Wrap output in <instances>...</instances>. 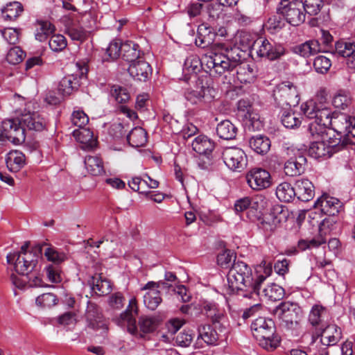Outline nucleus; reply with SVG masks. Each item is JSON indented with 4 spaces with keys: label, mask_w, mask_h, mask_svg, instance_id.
<instances>
[{
    "label": "nucleus",
    "mask_w": 355,
    "mask_h": 355,
    "mask_svg": "<svg viewBox=\"0 0 355 355\" xmlns=\"http://www.w3.org/2000/svg\"><path fill=\"white\" fill-rule=\"evenodd\" d=\"M286 241L297 244H338L340 241L334 236L329 226L322 223L318 230V236L315 238L305 234L291 230L286 235Z\"/></svg>",
    "instance_id": "4"
},
{
    "label": "nucleus",
    "mask_w": 355,
    "mask_h": 355,
    "mask_svg": "<svg viewBox=\"0 0 355 355\" xmlns=\"http://www.w3.org/2000/svg\"><path fill=\"white\" fill-rule=\"evenodd\" d=\"M252 52H255L259 58L275 60L283 55L285 50L280 44H272L267 39L259 38L253 42Z\"/></svg>",
    "instance_id": "12"
},
{
    "label": "nucleus",
    "mask_w": 355,
    "mask_h": 355,
    "mask_svg": "<svg viewBox=\"0 0 355 355\" xmlns=\"http://www.w3.org/2000/svg\"><path fill=\"white\" fill-rule=\"evenodd\" d=\"M275 314L287 324L298 323L302 316L301 308L295 303L281 302L275 309Z\"/></svg>",
    "instance_id": "19"
},
{
    "label": "nucleus",
    "mask_w": 355,
    "mask_h": 355,
    "mask_svg": "<svg viewBox=\"0 0 355 355\" xmlns=\"http://www.w3.org/2000/svg\"><path fill=\"white\" fill-rule=\"evenodd\" d=\"M110 95L119 103H125L130 98L128 89L122 86L114 85L110 88Z\"/></svg>",
    "instance_id": "53"
},
{
    "label": "nucleus",
    "mask_w": 355,
    "mask_h": 355,
    "mask_svg": "<svg viewBox=\"0 0 355 355\" xmlns=\"http://www.w3.org/2000/svg\"><path fill=\"white\" fill-rule=\"evenodd\" d=\"M33 26L35 38L40 42H46L56 30L55 25L44 18H37L33 23Z\"/></svg>",
    "instance_id": "26"
},
{
    "label": "nucleus",
    "mask_w": 355,
    "mask_h": 355,
    "mask_svg": "<svg viewBox=\"0 0 355 355\" xmlns=\"http://www.w3.org/2000/svg\"><path fill=\"white\" fill-rule=\"evenodd\" d=\"M25 56L24 52L17 46H15L10 49L7 55L6 60L11 64H17L20 63Z\"/></svg>",
    "instance_id": "61"
},
{
    "label": "nucleus",
    "mask_w": 355,
    "mask_h": 355,
    "mask_svg": "<svg viewBox=\"0 0 355 355\" xmlns=\"http://www.w3.org/2000/svg\"><path fill=\"white\" fill-rule=\"evenodd\" d=\"M338 135L354 139L355 141V117L346 114H335L330 125Z\"/></svg>",
    "instance_id": "17"
},
{
    "label": "nucleus",
    "mask_w": 355,
    "mask_h": 355,
    "mask_svg": "<svg viewBox=\"0 0 355 355\" xmlns=\"http://www.w3.org/2000/svg\"><path fill=\"white\" fill-rule=\"evenodd\" d=\"M209 79L207 76H200L196 80V89H189L184 92L186 100L193 105L211 103L215 98L216 90L209 86Z\"/></svg>",
    "instance_id": "5"
},
{
    "label": "nucleus",
    "mask_w": 355,
    "mask_h": 355,
    "mask_svg": "<svg viewBox=\"0 0 355 355\" xmlns=\"http://www.w3.org/2000/svg\"><path fill=\"white\" fill-rule=\"evenodd\" d=\"M1 16L6 21H15L24 12V6L19 1L6 3L1 8Z\"/></svg>",
    "instance_id": "34"
},
{
    "label": "nucleus",
    "mask_w": 355,
    "mask_h": 355,
    "mask_svg": "<svg viewBox=\"0 0 355 355\" xmlns=\"http://www.w3.org/2000/svg\"><path fill=\"white\" fill-rule=\"evenodd\" d=\"M322 50L319 40L315 39L307 40L294 47V52L304 58H309L323 52Z\"/></svg>",
    "instance_id": "31"
},
{
    "label": "nucleus",
    "mask_w": 355,
    "mask_h": 355,
    "mask_svg": "<svg viewBox=\"0 0 355 355\" xmlns=\"http://www.w3.org/2000/svg\"><path fill=\"white\" fill-rule=\"evenodd\" d=\"M272 272V264L263 260L253 275L251 268L246 263L237 260L232 263L227 275L229 288L232 293L254 298L261 295V286Z\"/></svg>",
    "instance_id": "1"
},
{
    "label": "nucleus",
    "mask_w": 355,
    "mask_h": 355,
    "mask_svg": "<svg viewBox=\"0 0 355 355\" xmlns=\"http://www.w3.org/2000/svg\"><path fill=\"white\" fill-rule=\"evenodd\" d=\"M277 12L283 16L288 24L294 26H300L305 21L306 13L302 2L299 0H293L286 5L282 2L281 6L277 8Z\"/></svg>",
    "instance_id": "10"
},
{
    "label": "nucleus",
    "mask_w": 355,
    "mask_h": 355,
    "mask_svg": "<svg viewBox=\"0 0 355 355\" xmlns=\"http://www.w3.org/2000/svg\"><path fill=\"white\" fill-rule=\"evenodd\" d=\"M206 316L211 320L213 326L220 332H228V321L225 312L215 303H207L204 306Z\"/></svg>",
    "instance_id": "20"
},
{
    "label": "nucleus",
    "mask_w": 355,
    "mask_h": 355,
    "mask_svg": "<svg viewBox=\"0 0 355 355\" xmlns=\"http://www.w3.org/2000/svg\"><path fill=\"white\" fill-rule=\"evenodd\" d=\"M222 157L225 165L234 171H242L248 164L245 152L236 146L225 148L222 153Z\"/></svg>",
    "instance_id": "13"
},
{
    "label": "nucleus",
    "mask_w": 355,
    "mask_h": 355,
    "mask_svg": "<svg viewBox=\"0 0 355 355\" xmlns=\"http://www.w3.org/2000/svg\"><path fill=\"white\" fill-rule=\"evenodd\" d=\"M15 270L19 275H27L31 272L36 266L32 265L31 261L23 260L17 257L13 261Z\"/></svg>",
    "instance_id": "56"
},
{
    "label": "nucleus",
    "mask_w": 355,
    "mask_h": 355,
    "mask_svg": "<svg viewBox=\"0 0 355 355\" xmlns=\"http://www.w3.org/2000/svg\"><path fill=\"white\" fill-rule=\"evenodd\" d=\"M85 165L87 171L92 175L97 176L105 173L103 162L97 156L86 157Z\"/></svg>",
    "instance_id": "46"
},
{
    "label": "nucleus",
    "mask_w": 355,
    "mask_h": 355,
    "mask_svg": "<svg viewBox=\"0 0 355 355\" xmlns=\"http://www.w3.org/2000/svg\"><path fill=\"white\" fill-rule=\"evenodd\" d=\"M309 154L315 159L329 158L334 154L323 140L313 141L309 148Z\"/></svg>",
    "instance_id": "36"
},
{
    "label": "nucleus",
    "mask_w": 355,
    "mask_h": 355,
    "mask_svg": "<svg viewBox=\"0 0 355 355\" xmlns=\"http://www.w3.org/2000/svg\"><path fill=\"white\" fill-rule=\"evenodd\" d=\"M202 65H205L204 58L201 60L196 55H191L187 57L183 68L185 76L190 74V77L187 78V81L191 78H194L196 80L199 77H197L196 73L200 71Z\"/></svg>",
    "instance_id": "33"
},
{
    "label": "nucleus",
    "mask_w": 355,
    "mask_h": 355,
    "mask_svg": "<svg viewBox=\"0 0 355 355\" xmlns=\"http://www.w3.org/2000/svg\"><path fill=\"white\" fill-rule=\"evenodd\" d=\"M126 139L131 146L141 147L145 146L147 142V132L141 127H135L127 135Z\"/></svg>",
    "instance_id": "38"
},
{
    "label": "nucleus",
    "mask_w": 355,
    "mask_h": 355,
    "mask_svg": "<svg viewBox=\"0 0 355 355\" xmlns=\"http://www.w3.org/2000/svg\"><path fill=\"white\" fill-rule=\"evenodd\" d=\"M272 97L279 106H295L300 101L297 86L291 81L277 85L272 91Z\"/></svg>",
    "instance_id": "6"
},
{
    "label": "nucleus",
    "mask_w": 355,
    "mask_h": 355,
    "mask_svg": "<svg viewBox=\"0 0 355 355\" xmlns=\"http://www.w3.org/2000/svg\"><path fill=\"white\" fill-rule=\"evenodd\" d=\"M289 107L288 108H284L281 111V121L282 123L289 129H293L300 125L302 121L300 114L295 112Z\"/></svg>",
    "instance_id": "39"
},
{
    "label": "nucleus",
    "mask_w": 355,
    "mask_h": 355,
    "mask_svg": "<svg viewBox=\"0 0 355 355\" xmlns=\"http://www.w3.org/2000/svg\"><path fill=\"white\" fill-rule=\"evenodd\" d=\"M192 148L197 153L206 155L212 152L214 149V142L205 135H199L193 141Z\"/></svg>",
    "instance_id": "40"
},
{
    "label": "nucleus",
    "mask_w": 355,
    "mask_h": 355,
    "mask_svg": "<svg viewBox=\"0 0 355 355\" xmlns=\"http://www.w3.org/2000/svg\"><path fill=\"white\" fill-rule=\"evenodd\" d=\"M285 295L284 289L276 284H271L262 291L261 295L266 297L269 300L277 301L283 299Z\"/></svg>",
    "instance_id": "48"
},
{
    "label": "nucleus",
    "mask_w": 355,
    "mask_h": 355,
    "mask_svg": "<svg viewBox=\"0 0 355 355\" xmlns=\"http://www.w3.org/2000/svg\"><path fill=\"white\" fill-rule=\"evenodd\" d=\"M42 252V245H21L20 252L8 254L6 257L7 262L12 263L16 257H18L23 260L31 261L32 265L37 266Z\"/></svg>",
    "instance_id": "22"
},
{
    "label": "nucleus",
    "mask_w": 355,
    "mask_h": 355,
    "mask_svg": "<svg viewBox=\"0 0 355 355\" xmlns=\"http://www.w3.org/2000/svg\"><path fill=\"white\" fill-rule=\"evenodd\" d=\"M21 121L24 127V130H33L42 132L46 129V120L37 112H28L20 116Z\"/></svg>",
    "instance_id": "23"
},
{
    "label": "nucleus",
    "mask_w": 355,
    "mask_h": 355,
    "mask_svg": "<svg viewBox=\"0 0 355 355\" xmlns=\"http://www.w3.org/2000/svg\"><path fill=\"white\" fill-rule=\"evenodd\" d=\"M122 51L121 55L122 58L132 64L139 58L140 56L139 46L132 42H126L123 43V46H121Z\"/></svg>",
    "instance_id": "42"
},
{
    "label": "nucleus",
    "mask_w": 355,
    "mask_h": 355,
    "mask_svg": "<svg viewBox=\"0 0 355 355\" xmlns=\"http://www.w3.org/2000/svg\"><path fill=\"white\" fill-rule=\"evenodd\" d=\"M128 129L129 125L127 123H114L110 126L108 133L114 139H119L125 136Z\"/></svg>",
    "instance_id": "57"
},
{
    "label": "nucleus",
    "mask_w": 355,
    "mask_h": 355,
    "mask_svg": "<svg viewBox=\"0 0 355 355\" xmlns=\"http://www.w3.org/2000/svg\"><path fill=\"white\" fill-rule=\"evenodd\" d=\"M248 185L254 191H259L269 188L272 184L270 173L262 168H251L245 175Z\"/></svg>",
    "instance_id": "15"
},
{
    "label": "nucleus",
    "mask_w": 355,
    "mask_h": 355,
    "mask_svg": "<svg viewBox=\"0 0 355 355\" xmlns=\"http://www.w3.org/2000/svg\"><path fill=\"white\" fill-rule=\"evenodd\" d=\"M340 207V202L338 199L327 194L320 196L314 204L315 209H320L321 212L328 216L336 215Z\"/></svg>",
    "instance_id": "24"
},
{
    "label": "nucleus",
    "mask_w": 355,
    "mask_h": 355,
    "mask_svg": "<svg viewBox=\"0 0 355 355\" xmlns=\"http://www.w3.org/2000/svg\"><path fill=\"white\" fill-rule=\"evenodd\" d=\"M352 104L351 95L345 91H340L333 99V105L339 109L345 110Z\"/></svg>",
    "instance_id": "55"
},
{
    "label": "nucleus",
    "mask_w": 355,
    "mask_h": 355,
    "mask_svg": "<svg viewBox=\"0 0 355 355\" xmlns=\"http://www.w3.org/2000/svg\"><path fill=\"white\" fill-rule=\"evenodd\" d=\"M326 314V309L322 306L314 305L309 313V321L313 327L320 325L324 318Z\"/></svg>",
    "instance_id": "52"
},
{
    "label": "nucleus",
    "mask_w": 355,
    "mask_h": 355,
    "mask_svg": "<svg viewBox=\"0 0 355 355\" xmlns=\"http://www.w3.org/2000/svg\"><path fill=\"white\" fill-rule=\"evenodd\" d=\"M287 216L288 211L285 207L276 205L272 207L268 214L263 216L259 227L266 232H273L282 221L286 220Z\"/></svg>",
    "instance_id": "18"
},
{
    "label": "nucleus",
    "mask_w": 355,
    "mask_h": 355,
    "mask_svg": "<svg viewBox=\"0 0 355 355\" xmlns=\"http://www.w3.org/2000/svg\"><path fill=\"white\" fill-rule=\"evenodd\" d=\"M72 135L77 141L85 144L86 148H93L96 144L93 132L89 128H83L74 130Z\"/></svg>",
    "instance_id": "43"
},
{
    "label": "nucleus",
    "mask_w": 355,
    "mask_h": 355,
    "mask_svg": "<svg viewBox=\"0 0 355 355\" xmlns=\"http://www.w3.org/2000/svg\"><path fill=\"white\" fill-rule=\"evenodd\" d=\"M250 327L253 336L263 348L273 350L279 345L280 338L275 334V324L272 319L259 317L252 322Z\"/></svg>",
    "instance_id": "3"
},
{
    "label": "nucleus",
    "mask_w": 355,
    "mask_h": 355,
    "mask_svg": "<svg viewBox=\"0 0 355 355\" xmlns=\"http://www.w3.org/2000/svg\"><path fill=\"white\" fill-rule=\"evenodd\" d=\"M214 37L215 33L211 31L209 26L201 24L198 28L196 44L202 49L207 47L213 43Z\"/></svg>",
    "instance_id": "35"
},
{
    "label": "nucleus",
    "mask_w": 355,
    "mask_h": 355,
    "mask_svg": "<svg viewBox=\"0 0 355 355\" xmlns=\"http://www.w3.org/2000/svg\"><path fill=\"white\" fill-rule=\"evenodd\" d=\"M303 114L309 119H313L323 125H330L334 114L327 104L318 103L315 101H309L301 106Z\"/></svg>",
    "instance_id": "7"
},
{
    "label": "nucleus",
    "mask_w": 355,
    "mask_h": 355,
    "mask_svg": "<svg viewBox=\"0 0 355 355\" xmlns=\"http://www.w3.org/2000/svg\"><path fill=\"white\" fill-rule=\"evenodd\" d=\"M320 329L321 330V342L324 345H334L341 338L340 329L334 324H328L324 328L321 327Z\"/></svg>",
    "instance_id": "30"
},
{
    "label": "nucleus",
    "mask_w": 355,
    "mask_h": 355,
    "mask_svg": "<svg viewBox=\"0 0 355 355\" xmlns=\"http://www.w3.org/2000/svg\"><path fill=\"white\" fill-rule=\"evenodd\" d=\"M249 144L250 147L257 154L263 155L270 150L271 142L268 137L259 135L252 137Z\"/></svg>",
    "instance_id": "41"
},
{
    "label": "nucleus",
    "mask_w": 355,
    "mask_h": 355,
    "mask_svg": "<svg viewBox=\"0 0 355 355\" xmlns=\"http://www.w3.org/2000/svg\"><path fill=\"white\" fill-rule=\"evenodd\" d=\"M239 112L243 113V116L250 121L255 119L252 115V106L250 101L248 98H242L237 103Z\"/></svg>",
    "instance_id": "64"
},
{
    "label": "nucleus",
    "mask_w": 355,
    "mask_h": 355,
    "mask_svg": "<svg viewBox=\"0 0 355 355\" xmlns=\"http://www.w3.org/2000/svg\"><path fill=\"white\" fill-rule=\"evenodd\" d=\"M303 5L306 14L311 16L317 15L324 6L323 0H299Z\"/></svg>",
    "instance_id": "51"
},
{
    "label": "nucleus",
    "mask_w": 355,
    "mask_h": 355,
    "mask_svg": "<svg viewBox=\"0 0 355 355\" xmlns=\"http://www.w3.org/2000/svg\"><path fill=\"white\" fill-rule=\"evenodd\" d=\"M2 129V134L12 143L19 144L25 141L24 127L20 117L3 121Z\"/></svg>",
    "instance_id": "16"
},
{
    "label": "nucleus",
    "mask_w": 355,
    "mask_h": 355,
    "mask_svg": "<svg viewBox=\"0 0 355 355\" xmlns=\"http://www.w3.org/2000/svg\"><path fill=\"white\" fill-rule=\"evenodd\" d=\"M237 262L236 253L230 249H223L217 256V263L223 268H230L232 263Z\"/></svg>",
    "instance_id": "49"
},
{
    "label": "nucleus",
    "mask_w": 355,
    "mask_h": 355,
    "mask_svg": "<svg viewBox=\"0 0 355 355\" xmlns=\"http://www.w3.org/2000/svg\"><path fill=\"white\" fill-rule=\"evenodd\" d=\"M331 66V62L329 58L323 56H317L313 61V67L315 70L320 73H326Z\"/></svg>",
    "instance_id": "63"
},
{
    "label": "nucleus",
    "mask_w": 355,
    "mask_h": 355,
    "mask_svg": "<svg viewBox=\"0 0 355 355\" xmlns=\"http://www.w3.org/2000/svg\"><path fill=\"white\" fill-rule=\"evenodd\" d=\"M50 49L54 52H60L67 46V41L65 37L60 34L53 35L49 41Z\"/></svg>",
    "instance_id": "59"
},
{
    "label": "nucleus",
    "mask_w": 355,
    "mask_h": 355,
    "mask_svg": "<svg viewBox=\"0 0 355 355\" xmlns=\"http://www.w3.org/2000/svg\"><path fill=\"white\" fill-rule=\"evenodd\" d=\"M204 64L209 69V76L213 77L220 76L226 71H233L236 67V64L230 62L226 54L218 53L206 55L204 58Z\"/></svg>",
    "instance_id": "8"
},
{
    "label": "nucleus",
    "mask_w": 355,
    "mask_h": 355,
    "mask_svg": "<svg viewBox=\"0 0 355 355\" xmlns=\"http://www.w3.org/2000/svg\"><path fill=\"white\" fill-rule=\"evenodd\" d=\"M355 52V42L338 41L335 44V53L348 60Z\"/></svg>",
    "instance_id": "47"
},
{
    "label": "nucleus",
    "mask_w": 355,
    "mask_h": 355,
    "mask_svg": "<svg viewBox=\"0 0 355 355\" xmlns=\"http://www.w3.org/2000/svg\"><path fill=\"white\" fill-rule=\"evenodd\" d=\"M128 72L134 79L145 81L151 73L152 69L150 65L141 57L130 64Z\"/></svg>",
    "instance_id": "27"
},
{
    "label": "nucleus",
    "mask_w": 355,
    "mask_h": 355,
    "mask_svg": "<svg viewBox=\"0 0 355 355\" xmlns=\"http://www.w3.org/2000/svg\"><path fill=\"white\" fill-rule=\"evenodd\" d=\"M58 299L55 295L52 293H46L39 295L36 298V304L41 307H51L57 304Z\"/></svg>",
    "instance_id": "60"
},
{
    "label": "nucleus",
    "mask_w": 355,
    "mask_h": 355,
    "mask_svg": "<svg viewBox=\"0 0 355 355\" xmlns=\"http://www.w3.org/2000/svg\"><path fill=\"white\" fill-rule=\"evenodd\" d=\"M155 282H149L142 288L144 291L148 290L144 296V304L152 311L155 310L162 301L160 291L155 288Z\"/></svg>",
    "instance_id": "28"
},
{
    "label": "nucleus",
    "mask_w": 355,
    "mask_h": 355,
    "mask_svg": "<svg viewBox=\"0 0 355 355\" xmlns=\"http://www.w3.org/2000/svg\"><path fill=\"white\" fill-rule=\"evenodd\" d=\"M138 309L137 300L132 298L125 311L121 313L119 323L121 325H126L128 331L137 337L144 338V334H149L154 331L158 324L155 318L141 316L139 319L138 324L139 331L136 324L135 316L137 315Z\"/></svg>",
    "instance_id": "2"
},
{
    "label": "nucleus",
    "mask_w": 355,
    "mask_h": 355,
    "mask_svg": "<svg viewBox=\"0 0 355 355\" xmlns=\"http://www.w3.org/2000/svg\"><path fill=\"white\" fill-rule=\"evenodd\" d=\"M77 71L72 74L65 76L60 82L58 89L64 95H70L78 90L82 84V80L87 78V67L84 64H76Z\"/></svg>",
    "instance_id": "11"
},
{
    "label": "nucleus",
    "mask_w": 355,
    "mask_h": 355,
    "mask_svg": "<svg viewBox=\"0 0 355 355\" xmlns=\"http://www.w3.org/2000/svg\"><path fill=\"white\" fill-rule=\"evenodd\" d=\"M296 197L301 201L307 202L314 196V187L307 178H300L295 182Z\"/></svg>",
    "instance_id": "29"
},
{
    "label": "nucleus",
    "mask_w": 355,
    "mask_h": 355,
    "mask_svg": "<svg viewBox=\"0 0 355 355\" xmlns=\"http://www.w3.org/2000/svg\"><path fill=\"white\" fill-rule=\"evenodd\" d=\"M89 284L93 292L99 296L107 295L111 291L110 282L99 275L92 277Z\"/></svg>",
    "instance_id": "44"
},
{
    "label": "nucleus",
    "mask_w": 355,
    "mask_h": 355,
    "mask_svg": "<svg viewBox=\"0 0 355 355\" xmlns=\"http://www.w3.org/2000/svg\"><path fill=\"white\" fill-rule=\"evenodd\" d=\"M6 163L10 171L16 173L24 166L26 157L19 150H11L6 155Z\"/></svg>",
    "instance_id": "32"
},
{
    "label": "nucleus",
    "mask_w": 355,
    "mask_h": 355,
    "mask_svg": "<svg viewBox=\"0 0 355 355\" xmlns=\"http://www.w3.org/2000/svg\"><path fill=\"white\" fill-rule=\"evenodd\" d=\"M85 319L87 322V327L94 331H100L101 334L107 332V322L103 317L101 309L92 302H88L86 312Z\"/></svg>",
    "instance_id": "14"
},
{
    "label": "nucleus",
    "mask_w": 355,
    "mask_h": 355,
    "mask_svg": "<svg viewBox=\"0 0 355 355\" xmlns=\"http://www.w3.org/2000/svg\"><path fill=\"white\" fill-rule=\"evenodd\" d=\"M198 343L202 340L207 345H213L217 343L219 339L225 337L228 332H220L218 329L212 327L209 324H202L199 326Z\"/></svg>",
    "instance_id": "25"
},
{
    "label": "nucleus",
    "mask_w": 355,
    "mask_h": 355,
    "mask_svg": "<svg viewBox=\"0 0 355 355\" xmlns=\"http://www.w3.org/2000/svg\"><path fill=\"white\" fill-rule=\"evenodd\" d=\"M276 196L280 201L290 202L296 196L295 187L288 182H282L276 189Z\"/></svg>",
    "instance_id": "45"
},
{
    "label": "nucleus",
    "mask_w": 355,
    "mask_h": 355,
    "mask_svg": "<svg viewBox=\"0 0 355 355\" xmlns=\"http://www.w3.org/2000/svg\"><path fill=\"white\" fill-rule=\"evenodd\" d=\"M238 128L230 120H223L216 127L218 136L224 140H232L236 137Z\"/></svg>",
    "instance_id": "37"
},
{
    "label": "nucleus",
    "mask_w": 355,
    "mask_h": 355,
    "mask_svg": "<svg viewBox=\"0 0 355 355\" xmlns=\"http://www.w3.org/2000/svg\"><path fill=\"white\" fill-rule=\"evenodd\" d=\"M123 43H121L120 40H113L110 42L108 47L106 49V55L111 60H116L121 53Z\"/></svg>",
    "instance_id": "62"
},
{
    "label": "nucleus",
    "mask_w": 355,
    "mask_h": 355,
    "mask_svg": "<svg viewBox=\"0 0 355 355\" xmlns=\"http://www.w3.org/2000/svg\"><path fill=\"white\" fill-rule=\"evenodd\" d=\"M306 148L305 145L297 149H295L293 146L287 148L286 153L289 155L291 152L294 156L291 157L284 164V170L286 175L293 177L304 172L307 160L304 152L306 150Z\"/></svg>",
    "instance_id": "9"
},
{
    "label": "nucleus",
    "mask_w": 355,
    "mask_h": 355,
    "mask_svg": "<svg viewBox=\"0 0 355 355\" xmlns=\"http://www.w3.org/2000/svg\"><path fill=\"white\" fill-rule=\"evenodd\" d=\"M265 26L270 33L275 34L284 28L286 22L280 15H274L268 18Z\"/></svg>",
    "instance_id": "50"
},
{
    "label": "nucleus",
    "mask_w": 355,
    "mask_h": 355,
    "mask_svg": "<svg viewBox=\"0 0 355 355\" xmlns=\"http://www.w3.org/2000/svg\"><path fill=\"white\" fill-rule=\"evenodd\" d=\"M44 256L49 261H51L58 266L67 259L64 252H60L53 247H49L45 250Z\"/></svg>",
    "instance_id": "54"
},
{
    "label": "nucleus",
    "mask_w": 355,
    "mask_h": 355,
    "mask_svg": "<svg viewBox=\"0 0 355 355\" xmlns=\"http://www.w3.org/2000/svg\"><path fill=\"white\" fill-rule=\"evenodd\" d=\"M66 33L72 40L79 41L80 42L86 40L89 35V32L83 27L76 26L68 27L66 30Z\"/></svg>",
    "instance_id": "58"
},
{
    "label": "nucleus",
    "mask_w": 355,
    "mask_h": 355,
    "mask_svg": "<svg viewBox=\"0 0 355 355\" xmlns=\"http://www.w3.org/2000/svg\"><path fill=\"white\" fill-rule=\"evenodd\" d=\"M322 140L333 153H337L348 146L355 145L354 139L338 135V132L333 129L328 130L326 134L323 135Z\"/></svg>",
    "instance_id": "21"
}]
</instances>
